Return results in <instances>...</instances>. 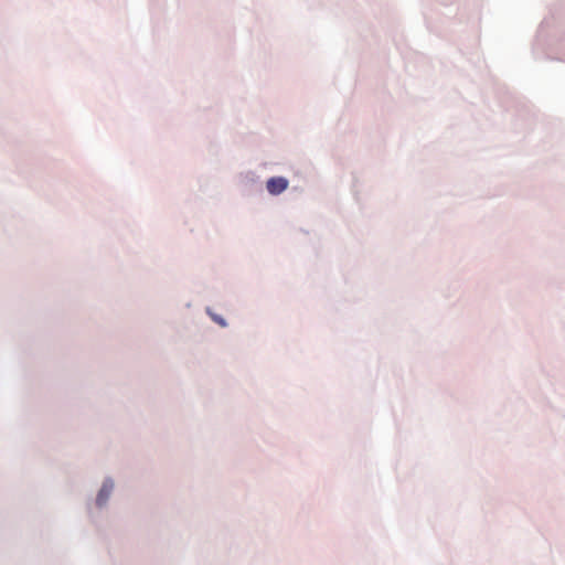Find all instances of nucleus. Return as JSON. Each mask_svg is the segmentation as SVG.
<instances>
[{
    "label": "nucleus",
    "instance_id": "obj_1",
    "mask_svg": "<svg viewBox=\"0 0 565 565\" xmlns=\"http://www.w3.org/2000/svg\"><path fill=\"white\" fill-rule=\"evenodd\" d=\"M266 188L270 194L278 195L288 188V180L282 177L270 178L266 183Z\"/></svg>",
    "mask_w": 565,
    "mask_h": 565
},
{
    "label": "nucleus",
    "instance_id": "obj_2",
    "mask_svg": "<svg viewBox=\"0 0 565 565\" xmlns=\"http://www.w3.org/2000/svg\"><path fill=\"white\" fill-rule=\"evenodd\" d=\"M111 488H113V484L108 486L107 483H105L103 486V488L100 489V491L97 495V499H96V502L98 505H103L107 501L108 495L111 491Z\"/></svg>",
    "mask_w": 565,
    "mask_h": 565
},
{
    "label": "nucleus",
    "instance_id": "obj_3",
    "mask_svg": "<svg viewBox=\"0 0 565 565\" xmlns=\"http://www.w3.org/2000/svg\"><path fill=\"white\" fill-rule=\"evenodd\" d=\"M216 321L222 324V326H225L224 321L222 319H216Z\"/></svg>",
    "mask_w": 565,
    "mask_h": 565
}]
</instances>
